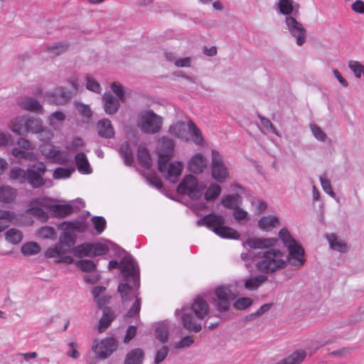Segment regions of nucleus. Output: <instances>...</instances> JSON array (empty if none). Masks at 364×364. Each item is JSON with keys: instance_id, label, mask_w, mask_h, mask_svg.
Returning <instances> with one entry per match:
<instances>
[{"instance_id": "1", "label": "nucleus", "mask_w": 364, "mask_h": 364, "mask_svg": "<svg viewBox=\"0 0 364 364\" xmlns=\"http://www.w3.org/2000/svg\"><path fill=\"white\" fill-rule=\"evenodd\" d=\"M120 255L122 259L119 262L117 260L109 262V269L119 268L121 270L123 282L119 284L117 290L121 295L122 304L126 305L128 301L134 299L126 316L129 318L138 316L141 309V299L137 293L140 285L139 268L130 254L122 250Z\"/></svg>"}, {"instance_id": "2", "label": "nucleus", "mask_w": 364, "mask_h": 364, "mask_svg": "<svg viewBox=\"0 0 364 364\" xmlns=\"http://www.w3.org/2000/svg\"><path fill=\"white\" fill-rule=\"evenodd\" d=\"M277 239L274 237H249L242 243L250 249H269L262 253L255 263L257 269L264 274L275 272L284 269L287 262V255L279 250L274 249Z\"/></svg>"}, {"instance_id": "3", "label": "nucleus", "mask_w": 364, "mask_h": 364, "mask_svg": "<svg viewBox=\"0 0 364 364\" xmlns=\"http://www.w3.org/2000/svg\"><path fill=\"white\" fill-rule=\"evenodd\" d=\"M75 242V236L68 232H62L58 242L48 247L44 256L46 258H55V261L58 263L72 264L74 259L67 254L73 252Z\"/></svg>"}, {"instance_id": "4", "label": "nucleus", "mask_w": 364, "mask_h": 364, "mask_svg": "<svg viewBox=\"0 0 364 364\" xmlns=\"http://www.w3.org/2000/svg\"><path fill=\"white\" fill-rule=\"evenodd\" d=\"M181 312L183 326L189 331L198 333L202 328L201 325L193 322L191 313H193L198 318L203 319L209 313V306L204 299L197 297L191 307L185 306Z\"/></svg>"}, {"instance_id": "5", "label": "nucleus", "mask_w": 364, "mask_h": 364, "mask_svg": "<svg viewBox=\"0 0 364 364\" xmlns=\"http://www.w3.org/2000/svg\"><path fill=\"white\" fill-rule=\"evenodd\" d=\"M224 216L214 213L206 215L197 221L198 225H205L223 239L238 240L240 233L235 229L225 226Z\"/></svg>"}, {"instance_id": "6", "label": "nucleus", "mask_w": 364, "mask_h": 364, "mask_svg": "<svg viewBox=\"0 0 364 364\" xmlns=\"http://www.w3.org/2000/svg\"><path fill=\"white\" fill-rule=\"evenodd\" d=\"M279 238L282 241L289 252L287 255V262L294 267H301L305 263L304 250L291 236L287 228H282L278 233Z\"/></svg>"}, {"instance_id": "7", "label": "nucleus", "mask_w": 364, "mask_h": 364, "mask_svg": "<svg viewBox=\"0 0 364 364\" xmlns=\"http://www.w3.org/2000/svg\"><path fill=\"white\" fill-rule=\"evenodd\" d=\"M112 91L116 95L114 97L110 92H105L102 96L104 110L106 114L112 115L117 112L120 102H125L123 87L120 84L113 82L111 85Z\"/></svg>"}, {"instance_id": "8", "label": "nucleus", "mask_w": 364, "mask_h": 364, "mask_svg": "<svg viewBox=\"0 0 364 364\" xmlns=\"http://www.w3.org/2000/svg\"><path fill=\"white\" fill-rule=\"evenodd\" d=\"M136 124L143 132L155 134L161 128L162 118L152 110H144L138 114Z\"/></svg>"}, {"instance_id": "9", "label": "nucleus", "mask_w": 364, "mask_h": 364, "mask_svg": "<svg viewBox=\"0 0 364 364\" xmlns=\"http://www.w3.org/2000/svg\"><path fill=\"white\" fill-rule=\"evenodd\" d=\"M206 186L203 183H199L193 175H187L177 187L180 194H186L192 199H198L203 194Z\"/></svg>"}, {"instance_id": "10", "label": "nucleus", "mask_w": 364, "mask_h": 364, "mask_svg": "<svg viewBox=\"0 0 364 364\" xmlns=\"http://www.w3.org/2000/svg\"><path fill=\"white\" fill-rule=\"evenodd\" d=\"M170 159H159L158 168L163 176L171 183H176L181 174L183 166L181 161L169 162Z\"/></svg>"}, {"instance_id": "11", "label": "nucleus", "mask_w": 364, "mask_h": 364, "mask_svg": "<svg viewBox=\"0 0 364 364\" xmlns=\"http://www.w3.org/2000/svg\"><path fill=\"white\" fill-rule=\"evenodd\" d=\"M118 343L112 337L102 340L95 339L92 342V350L100 359L109 357L117 348Z\"/></svg>"}, {"instance_id": "12", "label": "nucleus", "mask_w": 364, "mask_h": 364, "mask_svg": "<svg viewBox=\"0 0 364 364\" xmlns=\"http://www.w3.org/2000/svg\"><path fill=\"white\" fill-rule=\"evenodd\" d=\"M211 174L213 178L219 183H223L229 176L228 168L223 161V156L216 150L211 153Z\"/></svg>"}, {"instance_id": "13", "label": "nucleus", "mask_w": 364, "mask_h": 364, "mask_svg": "<svg viewBox=\"0 0 364 364\" xmlns=\"http://www.w3.org/2000/svg\"><path fill=\"white\" fill-rule=\"evenodd\" d=\"M46 172L44 164L39 162L32 165L28 168L27 181L28 183L33 188H38L45 185L43 176Z\"/></svg>"}, {"instance_id": "14", "label": "nucleus", "mask_w": 364, "mask_h": 364, "mask_svg": "<svg viewBox=\"0 0 364 364\" xmlns=\"http://www.w3.org/2000/svg\"><path fill=\"white\" fill-rule=\"evenodd\" d=\"M213 304L220 312L227 311L232 300L231 291L228 287H219L215 289Z\"/></svg>"}, {"instance_id": "15", "label": "nucleus", "mask_w": 364, "mask_h": 364, "mask_svg": "<svg viewBox=\"0 0 364 364\" xmlns=\"http://www.w3.org/2000/svg\"><path fill=\"white\" fill-rule=\"evenodd\" d=\"M286 25L291 35L296 38V44L303 45L306 38V30L303 25L292 16L286 17Z\"/></svg>"}, {"instance_id": "16", "label": "nucleus", "mask_w": 364, "mask_h": 364, "mask_svg": "<svg viewBox=\"0 0 364 364\" xmlns=\"http://www.w3.org/2000/svg\"><path fill=\"white\" fill-rule=\"evenodd\" d=\"M72 97L70 91L65 90L63 87H57L53 92H46L45 99L50 104L64 105Z\"/></svg>"}, {"instance_id": "17", "label": "nucleus", "mask_w": 364, "mask_h": 364, "mask_svg": "<svg viewBox=\"0 0 364 364\" xmlns=\"http://www.w3.org/2000/svg\"><path fill=\"white\" fill-rule=\"evenodd\" d=\"M106 288L102 286L94 287L91 290L93 300L99 309H105V306L109 303L111 296L105 294Z\"/></svg>"}, {"instance_id": "18", "label": "nucleus", "mask_w": 364, "mask_h": 364, "mask_svg": "<svg viewBox=\"0 0 364 364\" xmlns=\"http://www.w3.org/2000/svg\"><path fill=\"white\" fill-rule=\"evenodd\" d=\"M174 143L171 139L162 137L159 141V159H170L173 154Z\"/></svg>"}, {"instance_id": "19", "label": "nucleus", "mask_w": 364, "mask_h": 364, "mask_svg": "<svg viewBox=\"0 0 364 364\" xmlns=\"http://www.w3.org/2000/svg\"><path fill=\"white\" fill-rule=\"evenodd\" d=\"M206 166V159L201 153L195 154L188 163L189 170L196 174L202 173Z\"/></svg>"}, {"instance_id": "20", "label": "nucleus", "mask_w": 364, "mask_h": 364, "mask_svg": "<svg viewBox=\"0 0 364 364\" xmlns=\"http://www.w3.org/2000/svg\"><path fill=\"white\" fill-rule=\"evenodd\" d=\"M19 105L25 110L43 113V108L38 100L33 97H24L19 102Z\"/></svg>"}, {"instance_id": "21", "label": "nucleus", "mask_w": 364, "mask_h": 364, "mask_svg": "<svg viewBox=\"0 0 364 364\" xmlns=\"http://www.w3.org/2000/svg\"><path fill=\"white\" fill-rule=\"evenodd\" d=\"M98 134L106 139H112L114 136V127L108 119H102L97 124Z\"/></svg>"}, {"instance_id": "22", "label": "nucleus", "mask_w": 364, "mask_h": 364, "mask_svg": "<svg viewBox=\"0 0 364 364\" xmlns=\"http://www.w3.org/2000/svg\"><path fill=\"white\" fill-rule=\"evenodd\" d=\"M169 132L171 135L184 141L189 139L188 123L178 122L169 127Z\"/></svg>"}, {"instance_id": "23", "label": "nucleus", "mask_w": 364, "mask_h": 364, "mask_svg": "<svg viewBox=\"0 0 364 364\" xmlns=\"http://www.w3.org/2000/svg\"><path fill=\"white\" fill-rule=\"evenodd\" d=\"M26 115L15 117L10 124V129L18 135H25L28 134Z\"/></svg>"}, {"instance_id": "24", "label": "nucleus", "mask_w": 364, "mask_h": 364, "mask_svg": "<svg viewBox=\"0 0 364 364\" xmlns=\"http://www.w3.org/2000/svg\"><path fill=\"white\" fill-rule=\"evenodd\" d=\"M75 161L77 168L80 173L90 174L92 172V169L85 153L80 152L77 154L75 156Z\"/></svg>"}, {"instance_id": "25", "label": "nucleus", "mask_w": 364, "mask_h": 364, "mask_svg": "<svg viewBox=\"0 0 364 364\" xmlns=\"http://www.w3.org/2000/svg\"><path fill=\"white\" fill-rule=\"evenodd\" d=\"M114 318V312L110 308L103 309L102 316L98 323L99 333L104 332L111 325Z\"/></svg>"}, {"instance_id": "26", "label": "nucleus", "mask_w": 364, "mask_h": 364, "mask_svg": "<svg viewBox=\"0 0 364 364\" xmlns=\"http://www.w3.org/2000/svg\"><path fill=\"white\" fill-rule=\"evenodd\" d=\"M279 225V219L276 215L264 216L258 222L259 228L264 231H270Z\"/></svg>"}, {"instance_id": "27", "label": "nucleus", "mask_w": 364, "mask_h": 364, "mask_svg": "<svg viewBox=\"0 0 364 364\" xmlns=\"http://www.w3.org/2000/svg\"><path fill=\"white\" fill-rule=\"evenodd\" d=\"M169 332V322L164 321L156 323L155 327V336L160 342H167Z\"/></svg>"}, {"instance_id": "28", "label": "nucleus", "mask_w": 364, "mask_h": 364, "mask_svg": "<svg viewBox=\"0 0 364 364\" xmlns=\"http://www.w3.org/2000/svg\"><path fill=\"white\" fill-rule=\"evenodd\" d=\"M23 214H16L10 210H5L0 209V221L4 220L14 225H20L18 219L23 217ZM6 226L0 225V232L4 230Z\"/></svg>"}, {"instance_id": "29", "label": "nucleus", "mask_w": 364, "mask_h": 364, "mask_svg": "<svg viewBox=\"0 0 364 364\" xmlns=\"http://www.w3.org/2000/svg\"><path fill=\"white\" fill-rule=\"evenodd\" d=\"M119 153L124 159L126 166H131L134 161V155L131 146L128 141L123 142L119 148Z\"/></svg>"}, {"instance_id": "30", "label": "nucleus", "mask_w": 364, "mask_h": 364, "mask_svg": "<svg viewBox=\"0 0 364 364\" xmlns=\"http://www.w3.org/2000/svg\"><path fill=\"white\" fill-rule=\"evenodd\" d=\"M28 168L24 170L17 166L12 167L9 173V178L11 181L23 184L27 181Z\"/></svg>"}, {"instance_id": "31", "label": "nucleus", "mask_w": 364, "mask_h": 364, "mask_svg": "<svg viewBox=\"0 0 364 364\" xmlns=\"http://www.w3.org/2000/svg\"><path fill=\"white\" fill-rule=\"evenodd\" d=\"M242 203L241 196L238 193L228 194L223 197L221 203L225 208L235 210Z\"/></svg>"}, {"instance_id": "32", "label": "nucleus", "mask_w": 364, "mask_h": 364, "mask_svg": "<svg viewBox=\"0 0 364 364\" xmlns=\"http://www.w3.org/2000/svg\"><path fill=\"white\" fill-rule=\"evenodd\" d=\"M326 238L332 250L340 252H346L348 251V246L347 243L339 240L335 234L327 235Z\"/></svg>"}, {"instance_id": "33", "label": "nucleus", "mask_w": 364, "mask_h": 364, "mask_svg": "<svg viewBox=\"0 0 364 364\" xmlns=\"http://www.w3.org/2000/svg\"><path fill=\"white\" fill-rule=\"evenodd\" d=\"M65 119V113L61 111H55L48 116V122L54 129H58L61 127Z\"/></svg>"}, {"instance_id": "34", "label": "nucleus", "mask_w": 364, "mask_h": 364, "mask_svg": "<svg viewBox=\"0 0 364 364\" xmlns=\"http://www.w3.org/2000/svg\"><path fill=\"white\" fill-rule=\"evenodd\" d=\"M16 189L10 186H0V200L4 203L12 202L16 198Z\"/></svg>"}, {"instance_id": "35", "label": "nucleus", "mask_w": 364, "mask_h": 364, "mask_svg": "<svg viewBox=\"0 0 364 364\" xmlns=\"http://www.w3.org/2000/svg\"><path fill=\"white\" fill-rule=\"evenodd\" d=\"M143 360V350L140 348H135L127 354L124 364H141Z\"/></svg>"}, {"instance_id": "36", "label": "nucleus", "mask_w": 364, "mask_h": 364, "mask_svg": "<svg viewBox=\"0 0 364 364\" xmlns=\"http://www.w3.org/2000/svg\"><path fill=\"white\" fill-rule=\"evenodd\" d=\"M36 235L41 239L50 240L52 241L55 240L58 237V234L55 228L48 225L39 228L36 230Z\"/></svg>"}, {"instance_id": "37", "label": "nucleus", "mask_w": 364, "mask_h": 364, "mask_svg": "<svg viewBox=\"0 0 364 364\" xmlns=\"http://www.w3.org/2000/svg\"><path fill=\"white\" fill-rule=\"evenodd\" d=\"M40 150L46 158L58 161V155L60 153L59 147L49 143H46L41 146Z\"/></svg>"}, {"instance_id": "38", "label": "nucleus", "mask_w": 364, "mask_h": 364, "mask_svg": "<svg viewBox=\"0 0 364 364\" xmlns=\"http://www.w3.org/2000/svg\"><path fill=\"white\" fill-rule=\"evenodd\" d=\"M306 353L303 350H296L288 357L279 361L276 364H299L306 358Z\"/></svg>"}, {"instance_id": "39", "label": "nucleus", "mask_w": 364, "mask_h": 364, "mask_svg": "<svg viewBox=\"0 0 364 364\" xmlns=\"http://www.w3.org/2000/svg\"><path fill=\"white\" fill-rule=\"evenodd\" d=\"M188 136H190L193 140V141L197 145H202L203 143V137L202 136L201 132L196 127L195 123L190 120L188 122Z\"/></svg>"}, {"instance_id": "40", "label": "nucleus", "mask_w": 364, "mask_h": 364, "mask_svg": "<svg viewBox=\"0 0 364 364\" xmlns=\"http://www.w3.org/2000/svg\"><path fill=\"white\" fill-rule=\"evenodd\" d=\"M137 158L139 164L144 168L149 169L151 167L152 161L148 150L144 147H139Z\"/></svg>"}, {"instance_id": "41", "label": "nucleus", "mask_w": 364, "mask_h": 364, "mask_svg": "<svg viewBox=\"0 0 364 364\" xmlns=\"http://www.w3.org/2000/svg\"><path fill=\"white\" fill-rule=\"evenodd\" d=\"M267 280V277L264 275L253 276L245 281V287L248 290H255Z\"/></svg>"}, {"instance_id": "42", "label": "nucleus", "mask_w": 364, "mask_h": 364, "mask_svg": "<svg viewBox=\"0 0 364 364\" xmlns=\"http://www.w3.org/2000/svg\"><path fill=\"white\" fill-rule=\"evenodd\" d=\"M73 253L75 256L78 257H92V243L86 242L75 246Z\"/></svg>"}, {"instance_id": "43", "label": "nucleus", "mask_w": 364, "mask_h": 364, "mask_svg": "<svg viewBox=\"0 0 364 364\" xmlns=\"http://www.w3.org/2000/svg\"><path fill=\"white\" fill-rule=\"evenodd\" d=\"M73 212V207L69 204H56L52 214L56 218H65Z\"/></svg>"}, {"instance_id": "44", "label": "nucleus", "mask_w": 364, "mask_h": 364, "mask_svg": "<svg viewBox=\"0 0 364 364\" xmlns=\"http://www.w3.org/2000/svg\"><path fill=\"white\" fill-rule=\"evenodd\" d=\"M5 238L9 242L16 245L21 242L23 239L21 231L16 228H11L5 233Z\"/></svg>"}, {"instance_id": "45", "label": "nucleus", "mask_w": 364, "mask_h": 364, "mask_svg": "<svg viewBox=\"0 0 364 364\" xmlns=\"http://www.w3.org/2000/svg\"><path fill=\"white\" fill-rule=\"evenodd\" d=\"M11 154L19 159H26L30 161H33L36 159V156L33 151H27L21 148L15 147L11 149Z\"/></svg>"}, {"instance_id": "46", "label": "nucleus", "mask_w": 364, "mask_h": 364, "mask_svg": "<svg viewBox=\"0 0 364 364\" xmlns=\"http://www.w3.org/2000/svg\"><path fill=\"white\" fill-rule=\"evenodd\" d=\"M68 46L65 43H55L47 48V53L49 57L54 58L67 50Z\"/></svg>"}, {"instance_id": "47", "label": "nucleus", "mask_w": 364, "mask_h": 364, "mask_svg": "<svg viewBox=\"0 0 364 364\" xmlns=\"http://www.w3.org/2000/svg\"><path fill=\"white\" fill-rule=\"evenodd\" d=\"M26 121L28 122L26 125V129H28V133L36 134L37 132H39V130L41 129L42 122L40 119L33 117L26 116Z\"/></svg>"}, {"instance_id": "48", "label": "nucleus", "mask_w": 364, "mask_h": 364, "mask_svg": "<svg viewBox=\"0 0 364 364\" xmlns=\"http://www.w3.org/2000/svg\"><path fill=\"white\" fill-rule=\"evenodd\" d=\"M221 193V187L216 183H211L205 193V199L207 201L215 200Z\"/></svg>"}, {"instance_id": "49", "label": "nucleus", "mask_w": 364, "mask_h": 364, "mask_svg": "<svg viewBox=\"0 0 364 364\" xmlns=\"http://www.w3.org/2000/svg\"><path fill=\"white\" fill-rule=\"evenodd\" d=\"M74 171L75 168L73 167H58L54 170L53 177L57 180L68 178Z\"/></svg>"}, {"instance_id": "50", "label": "nucleus", "mask_w": 364, "mask_h": 364, "mask_svg": "<svg viewBox=\"0 0 364 364\" xmlns=\"http://www.w3.org/2000/svg\"><path fill=\"white\" fill-rule=\"evenodd\" d=\"M41 250V247L37 242H29L25 243L21 247V252L26 256H31L38 254Z\"/></svg>"}, {"instance_id": "51", "label": "nucleus", "mask_w": 364, "mask_h": 364, "mask_svg": "<svg viewBox=\"0 0 364 364\" xmlns=\"http://www.w3.org/2000/svg\"><path fill=\"white\" fill-rule=\"evenodd\" d=\"M348 68L353 73L356 78L364 77V65L358 60H349Z\"/></svg>"}, {"instance_id": "52", "label": "nucleus", "mask_w": 364, "mask_h": 364, "mask_svg": "<svg viewBox=\"0 0 364 364\" xmlns=\"http://www.w3.org/2000/svg\"><path fill=\"white\" fill-rule=\"evenodd\" d=\"M75 265L77 268L85 272H93L96 269V264L92 260L81 259L76 262Z\"/></svg>"}, {"instance_id": "53", "label": "nucleus", "mask_w": 364, "mask_h": 364, "mask_svg": "<svg viewBox=\"0 0 364 364\" xmlns=\"http://www.w3.org/2000/svg\"><path fill=\"white\" fill-rule=\"evenodd\" d=\"M261 124V131L264 133H273L277 136H279V133L276 128L273 126L272 123L267 118L259 116Z\"/></svg>"}, {"instance_id": "54", "label": "nucleus", "mask_w": 364, "mask_h": 364, "mask_svg": "<svg viewBox=\"0 0 364 364\" xmlns=\"http://www.w3.org/2000/svg\"><path fill=\"white\" fill-rule=\"evenodd\" d=\"M277 6L282 14L289 15L293 12V0H279Z\"/></svg>"}, {"instance_id": "55", "label": "nucleus", "mask_w": 364, "mask_h": 364, "mask_svg": "<svg viewBox=\"0 0 364 364\" xmlns=\"http://www.w3.org/2000/svg\"><path fill=\"white\" fill-rule=\"evenodd\" d=\"M26 212L28 214L32 215L33 217L38 220L45 221L48 218V213L43 210L42 208L32 207L28 208Z\"/></svg>"}, {"instance_id": "56", "label": "nucleus", "mask_w": 364, "mask_h": 364, "mask_svg": "<svg viewBox=\"0 0 364 364\" xmlns=\"http://www.w3.org/2000/svg\"><path fill=\"white\" fill-rule=\"evenodd\" d=\"M109 252V247L102 243H92V257L105 255Z\"/></svg>"}, {"instance_id": "57", "label": "nucleus", "mask_w": 364, "mask_h": 364, "mask_svg": "<svg viewBox=\"0 0 364 364\" xmlns=\"http://www.w3.org/2000/svg\"><path fill=\"white\" fill-rule=\"evenodd\" d=\"M319 181L323 191L329 195L331 198L336 199V195L332 190L330 181L324 176H321L319 177Z\"/></svg>"}, {"instance_id": "58", "label": "nucleus", "mask_w": 364, "mask_h": 364, "mask_svg": "<svg viewBox=\"0 0 364 364\" xmlns=\"http://www.w3.org/2000/svg\"><path fill=\"white\" fill-rule=\"evenodd\" d=\"M92 223L97 235H100L106 227V220L102 216H95L92 218Z\"/></svg>"}, {"instance_id": "59", "label": "nucleus", "mask_w": 364, "mask_h": 364, "mask_svg": "<svg viewBox=\"0 0 364 364\" xmlns=\"http://www.w3.org/2000/svg\"><path fill=\"white\" fill-rule=\"evenodd\" d=\"M233 218L235 219V220L239 223H242L243 221H247L249 220L248 218V213L246 210L244 209L237 207V208H235L233 210Z\"/></svg>"}, {"instance_id": "60", "label": "nucleus", "mask_w": 364, "mask_h": 364, "mask_svg": "<svg viewBox=\"0 0 364 364\" xmlns=\"http://www.w3.org/2000/svg\"><path fill=\"white\" fill-rule=\"evenodd\" d=\"M75 105L81 116L87 119L92 117V112L88 105L77 102L75 103Z\"/></svg>"}, {"instance_id": "61", "label": "nucleus", "mask_w": 364, "mask_h": 364, "mask_svg": "<svg viewBox=\"0 0 364 364\" xmlns=\"http://www.w3.org/2000/svg\"><path fill=\"white\" fill-rule=\"evenodd\" d=\"M36 134H38V139L44 142L50 141L54 136L53 132L50 129L44 128L43 126L39 132Z\"/></svg>"}, {"instance_id": "62", "label": "nucleus", "mask_w": 364, "mask_h": 364, "mask_svg": "<svg viewBox=\"0 0 364 364\" xmlns=\"http://www.w3.org/2000/svg\"><path fill=\"white\" fill-rule=\"evenodd\" d=\"M252 304V300L248 297H241L237 299L235 303L234 306L239 310H245Z\"/></svg>"}, {"instance_id": "63", "label": "nucleus", "mask_w": 364, "mask_h": 364, "mask_svg": "<svg viewBox=\"0 0 364 364\" xmlns=\"http://www.w3.org/2000/svg\"><path fill=\"white\" fill-rule=\"evenodd\" d=\"M310 128L312 134L316 139L321 141H325L326 139V133L316 124H311Z\"/></svg>"}, {"instance_id": "64", "label": "nucleus", "mask_w": 364, "mask_h": 364, "mask_svg": "<svg viewBox=\"0 0 364 364\" xmlns=\"http://www.w3.org/2000/svg\"><path fill=\"white\" fill-rule=\"evenodd\" d=\"M87 84L86 88L88 90L95 92L96 93H100L102 90V87L99 82H97L94 78L87 76L86 77Z\"/></svg>"}]
</instances>
